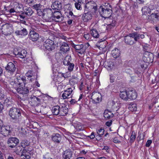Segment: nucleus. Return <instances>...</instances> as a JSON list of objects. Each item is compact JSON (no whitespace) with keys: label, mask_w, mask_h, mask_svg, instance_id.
Segmentation results:
<instances>
[{"label":"nucleus","mask_w":159,"mask_h":159,"mask_svg":"<svg viewBox=\"0 0 159 159\" xmlns=\"http://www.w3.org/2000/svg\"><path fill=\"white\" fill-rule=\"evenodd\" d=\"M21 110L15 107L11 108L9 112V115L14 122L19 125L24 123L25 121L21 116Z\"/></svg>","instance_id":"f257e3e1"},{"label":"nucleus","mask_w":159,"mask_h":159,"mask_svg":"<svg viewBox=\"0 0 159 159\" xmlns=\"http://www.w3.org/2000/svg\"><path fill=\"white\" fill-rule=\"evenodd\" d=\"M109 7H105L101 8V11L100 12V14L102 16L105 18H108L111 16L112 14V7L111 5L108 4Z\"/></svg>","instance_id":"f03ea898"},{"label":"nucleus","mask_w":159,"mask_h":159,"mask_svg":"<svg viewBox=\"0 0 159 159\" xmlns=\"http://www.w3.org/2000/svg\"><path fill=\"white\" fill-rule=\"evenodd\" d=\"M84 5V12L86 11H89L93 14L95 13L97 10L96 4L94 2L90 1L88 2Z\"/></svg>","instance_id":"7ed1b4c3"},{"label":"nucleus","mask_w":159,"mask_h":159,"mask_svg":"<svg viewBox=\"0 0 159 159\" xmlns=\"http://www.w3.org/2000/svg\"><path fill=\"white\" fill-rule=\"evenodd\" d=\"M43 46L48 51H52L57 46L54 41L50 39H47L45 41Z\"/></svg>","instance_id":"20e7f679"},{"label":"nucleus","mask_w":159,"mask_h":159,"mask_svg":"<svg viewBox=\"0 0 159 159\" xmlns=\"http://www.w3.org/2000/svg\"><path fill=\"white\" fill-rule=\"evenodd\" d=\"M13 54L17 57L23 58L26 57L27 52L25 50H21L20 48H15L14 50Z\"/></svg>","instance_id":"39448f33"},{"label":"nucleus","mask_w":159,"mask_h":159,"mask_svg":"<svg viewBox=\"0 0 159 159\" xmlns=\"http://www.w3.org/2000/svg\"><path fill=\"white\" fill-rule=\"evenodd\" d=\"M45 12L43 19L47 22H51L53 19L52 18L53 12L50 9H47L43 10Z\"/></svg>","instance_id":"423d86ee"},{"label":"nucleus","mask_w":159,"mask_h":159,"mask_svg":"<svg viewBox=\"0 0 159 159\" xmlns=\"http://www.w3.org/2000/svg\"><path fill=\"white\" fill-rule=\"evenodd\" d=\"M153 54L149 52H146L144 54L143 59L145 63H149L153 61Z\"/></svg>","instance_id":"0eeeda50"},{"label":"nucleus","mask_w":159,"mask_h":159,"mask_svg":"<svg viewBox=\"0 0 159 159\" xmlns=\"http://www.w3.org/2000/svg\"><path fill=\"white\" fill-rule=\"evenodd\" d=\"M19 143V139L16 137L10 138L7 140V144L9 147L11 148L15 147Z\"/></svg>","instance_id":"6e6552de"},{"label":"nucleus","mask_w":159,"mask_h":159,"mask_svg":"<svg viewBox=\"0 0 159 159\" xmlns=\"http://www.w3.org/2000/svg\"><path fill=\"white\" fill-rule=\"evenodd\" d=\"M5 69L8 73L11 74H12L16 71V66L14 63L9 62L5 67Z\"/></svg>","instance_id":"1a4fd4ad"},{"label":"nucleus","mask_w":159,"mask_h":159,"mask_svg":"<svg viewBox=\"0 0 159 159\" xmlns=\"http://www.w3.org/2000/svg\"><path fill=\"white\" fill-rule=\"evenodd\" d=\"M31 151L27 148H23L21 156L22 159H29L30 158V152Z\"/></svg>","instance_id":"9d476101"},{"label":"nucleus","mask_w":159,"mask_h":159,"mask_svg":"<svg viewBox=\"0 0 159 159\" xmlns=\"http://www.w3.org/2000/svg\"><path fill=\"white\" fill-rule=\"evenodd\" d=\"M148 21L156 22L159 20V14L158 13H152L150 15H148Z\"/></svg>","instance_id":"9b49d317"},{"label":"nucleus","mask_w":159,"mask_h":159,"mask_svg":"<svg viewBox=\"0 0 159 159\" xmlns=\"http://www.w3.org/2000/svg\"><path fill=\"white\" fill-rule=\"evenodd\" d=\"M29 99V103L33 106H35L40 103V99L35 96L31 97Z\"/></svg>","instance_id":"f8f14e48"},{"label":"nucleus","mask_w":159,"mask_h":159,"mask_svg":"<svg viewBox=\"0 0 159 159\" xmlns=\"http://www.w3.org/2000/svg\"><path fill=\"white\" fill-rule=\"evenodd\" d=\"M1 130V133L5 136L8 135L11 132V127L9 125L3 126Z\"/></svg>","instance_id":"ddd939ff"},{"label":"nucleus","mask_w":159,"mask_h":159,"mask_svg":"<svg viewBox=\"0 0 159 159\" xmlns=\"http://www.w3.org/2000/svg\"><path fill=\"white\" fill-rule=\"evenodd\" d=\"M72 46L79 53H83L85 51V49L84 48V45L82 44L75 45L73 43L72 44Z\"/></svg>","instance_id":"4468645a"},{"label":"nucleus","mask_w":159,"mask_h":159,"mask_svg":"<svg viewBox=\"0 0 159 159\" xmlns=\"http://www.w3.org/2000/svg\"><path fill=\"white\" fill-rule=\"evenodd\" d=\"M124 40L125 43L128 45H133L135 43L134 38L131 36V35H129V34L128 35L125 37Z\"/></svg>","instance_id":"2eb2a0df"},{"label":"nucleus","mask_w":159,"mask_h":159,"mask_svg":"<svg viewBox=\"0 0 159 159\" xmlns=\"http://www.w3.org/2000/svg\"><path fill=\"white\" fill-rule=\"evenodd\" d=\"M51 139L55 144H59L61 140V135L59 134H56L52 136Z\"/></svg>","instance_id":"dca6fc26"},{"label":"nucleus","mask_w":159,"mask_h":159,"mask_svg":"<svg viewBox=\"0 0 159 159\" xmlns=\"http://www.w3.org/2000/svg\"><path fill=\"white\" fill-rule=\"evenodd\" d=\"M68 112V109L64 104H62L60 106V116H66Z\"/></svg>","instance_id":"f3484780"},{"label":"nucleus","mask_w":159,"mask_h":159,"mask_svg":"<svg viewBox=\"0 0 159 159\" xmlns=\"http://www.w3.org/2000/svg\"><path fill=\"white\" fill-rule=\"evenodd\" d=\"M72 92V90L70 88H69L66 90H65L62 95L63 99H65L70 98L71 97V94Z\"/></svg>","instance_id":"a211bd4d"},{"label":"nucleus","mask_w":159,"mask_h":159,"mask_svg":"<svg viewBox=\"0 0 159 159\" xmlns=\"http://www.w3.org/2000/svg\"><path fill=\"white\" fill-rule=\"evenodd\" d=\"M30 38L33 41H36L39 39V34L33 30L30 31Z\"/></svg>","instance_id":"6ab92c4d"},{"label":"nucleus","mask_w":159,"mask_h":159,"mask_svg":"<svg viewBox=\"0 0 159 159\" xmlns=\"http://www.w3.org/2000/svg\"><path fill=\"white\" fill-rule=\"evenodd\" d=\"M16 91L19 93L22 94H26L29 92V90L27 88L25 87L24 88L23 87L19 86L18 88H16Z\"/></svg>","instance_id":"aec40b11"},{"label":"nucleus","mask_w":159,"mask_h":159,"mask_svg":"<svg viewBox=\"0 0 159 159\" xmlns=\"http://www.w3.org/2000/svg\"><path fill=\"white\" fill-rule=\"evenodd\" d=\"M128 99L131 100L135 99L137 97V94L134 90H129L127 91Z\"/></svg>","instance_id":"412c9836"},{"label":"nucleus","mask_w":159,"mask_h":159,"mask_svg":"<svg viewBox=\"0 0 159 159\" xmlns=\"http://www.w3.org/2000/svg\"><path fill=\"white\" fill-rule=\"evenodd\" d=\"M16 81H17L18 84L19 86H23V85H25L26 83V80L25 77H24L21 76H17Z\"/></svg>","instance_id":"4be33fe9"},{"label":"nucleus","mask_w":159,"mask_h":159,"mask_svg":"<svg viewBox=\"0 0 159 159\" xmlns=\"http://www.w3.org/2000/svg\"><path fill=\"white\" fill-rule=\"evenodd\" d=\"M72 155V151L70 149H68L64 152L63 157L64 159H70Z\"/></svg>","instance_id":"5701e85b"},{"label":"nucleus","mask_w":159,"mask_h":159,"mask_svg":"<svg viewBox=\"0 0 159 159\" xmlns=\"http://www.w3.org/2000/svg\"><path fill=\"white\" fill-rule=\"evenodd\" d=\"M69 50L70 48L68 44L65 42L62 43L60 48V50L63 52L66 53Z\"/></svg>","instance_id":"b1692460"},{"label":"nucleus","mask_w":159,"mask_h":159,"mask_svg":"<svg viewBox=\"0 0 159 159\" xmlns=\"http://www.w3.org/2000/svg\"><path fill=\"white\" fill-rule=\"evenodd\" d=\"M62 16V14L59 11H55L52 13V18L57 22L60 21V19Z\"/></svg>","instance_id":"393cba45"},{"label":"nucleus","mask_w":159,"mask_h":159,"mask_svg":"<svg viewBox=\"0 0 159 159\" xmlns=\"http://www.w3.org/2000/svg\"><path fill=\"white\" fill-rule=\"evenodd\" d=\"M60 106L58 105L54 106L52 107V112L53 115L60 116Z\"/></svg>","instance_id":"a878e982"},{"label":"nucleus","mask_w":159,"mask_h":159,"mask_svg":"<svg viewBox=\"0 0 159 159\" xmlns=\"http://www.w3.org/2000/svg\"><path fill=\"white\" fill-rule=\"evenodd\" d=\"M36 73L32 70H29L26 74V76L28 77L29 80L32 81L35 79V75Z\"/></svg>","instance_id":"bb28decb"},{"label":"nucleus","mask_w":159,"mask_h":159,"mask_svg":"<svg viewBox=\"0 0 159 159\" xmlns=\"http://www.w3.org/2000/svg\"><path fill=\"white\" fill-rule=\"evenodd\" d=\"M15 33L17 35H20L22 36H25L27 34L28 32L26 29L23 28L20 30L16 31Z\"/></svg>","instance_id":"cd10ccee"},{"label":"nucleus","mask_w":159,"mask_h":159,"mask_svg":"<svg viewBox=\"0 0 159 159\" xmlns=\"http://www.w3.org/2000/svg\"><path fill=\"white\" fill-rule=\"evenodd\" d=\"M52 7L53 9L60 10L62 7L61 3L58 1H55L52 3Z\"/></svg>","instance_id":"c85d7f7f"},{"label":"nucleus","mask_w":159,"mask_h":159,"mask_svg":"<svg viewBox=\"0 0 159 159\" xmlns=\"http://www.w3.org/2000/svg\"><path fill=\"white\" fill-rule=\"evenodd\" d=\"M103 115L104 117L105 118L108 119H110L114 116V114L112 113L111 111L108 110H106L105 111Z\"/></svg>","instance_id":"c756f323"},{"label":"nucleus","mask_w":159,"mask_h":159,"mask_svg":"<svg viewBox=\"0 0 159 159\" xmlns=\"http://www.w3.org/2000/svg\"><path fill=\"white\" fill-rule=\"evenodd\" d=\"M108 22H109V23L107 25L108 28L111 29L115 26L116 24V21L115 20L113 19H111L108 18L107 19Z\"/></svg>","instance_id":"7c9ffc66"},{"label":"nucleus","mask_w":159,"mask_h":159,"mask_svg":"<svg viewBox=\"0 0 159 159\" xmlns=\"http://www.w3.org/2000/svg\"><path fill=\"white\" fill-rule=\"evenodd\" d=\"M111 54L114 58H116L119 57L120 54V51L118 48H115L112 51Z\"/></svg>","instance_id":"2f4dec72"},{"label":"nucleus","mask_w":159,"mask_h":159,"mask_svg":"<svg viewBox=\"0 0 159 159\" xmlns=\"http://www.w3.org/2000/svg\"><path fill=\"white\" fill-rule=\"evenodd\" d=\"M24 12L22 14H25L28 16H31L33 13V11L31 8L26 7L24 10Z\"/></svg>","instance_id":"473e14b6"},{"label":"nucleus","mask_w":159,"mask_h":159,"mask_svg":"<svg viewBox=\"0 0 159 159\" xmlns=\"http://www.w3.org/2000/svg\"><path fill=\"white\" fill-rule=\"evenodd\" d=\"M120 98L124 100L127 101L128 99L127 91L126 90L122 92L120 91Z\"/></svg>","instance_id":"72a5a7b5"},{"label":"nucleus","mask_w":159,"mask_h":159,"mask_svg":"<svg viewBox=\"0 0 159 159\" xmlns=\"http://www.w3.org/2000/svg\"><path fill=\"white\" fill-rule=\"evenodd\" d=\"M3 104L4 106L7 107H11L13 104V101L11 99L7 98L4 100Z\"/></svg>","instance_id":"f704fd0d"},{"label":"nucleus","mask_w":159,"mask_h":159,"mask_svg":"<svg viewBox=\"0 0 159 159\" xmlns=\"http://www.w3.org/2000/svg\"><path fill=\"white\" fill-rule=\"evenodd\" d=\"M13 5L17 12L21 11L23 8L22 5L18 3H14Z\"/></svg>","instance_id":"c9c22d12"},{"label":"nucleus","mask_w":159,"mask_h":159,"mask_svg":"<svg viewBox=\"0 0 159 159\" xmlns=\"http://www.w3.org/2000/svg\"><path fill=\"white\" fill-rule=\"evenodd\" d=\"M90 12L86 11L84 12V13L83 15V17L84 18V19L86 20H89L91 19L92 18V14Z\"/></svg>","instance_id":"e433bc0d"},{"label":"nucleus","mask_w":159,"mask_h":159,"mask_svg":"<svg viewBox=\"0 0 159 159\" xmlns=\"http://www.w3.org/2000/svg\"><path fill=\"white\" fill-rule=\"evenodd\" d=\"M142 14L146 15L148 14H150L151 13V10L147 7H144L142 9Z\"/></svg>","instance_id":"4c0bfd02"},{"label":"nucleus","mask_w":159,"mask_h":159,"mask_svg":"<svg viewBox=\"0 0 159 159\" xmlns=\"http://www.w3.org/2000/svg\"><path fill=\"white\" fill-rule=\"evenodd\" d=\"M114 65L113 62L111 61H107L105 65L106 67L109 70L112 69L114 67Z\"/></svg>","instance_id":"58836bf2"},{"label":"nucleus","mask_w":159,"mask_h":159,"mask_svg":"<svg viewBox=\"0 0 159 159\" xmlns=\"http://www.w3.org/2000/svg\"><path fill=\"white\" fill-rule=\"evenodd\" d=\"M129 35H131V36L133 37L135 42L137 41L140 38L139 34H138L136 32L129 33Z\"/></svg>","instance_id":"ea45409f"},{"label":"nucleus","mask_w":159,"mask_h":159,"mask_svg":"<svg viewBox=\"0 0 159 159\" xmlns=\"http://www.w3.org/2000/svg\"><path fill=\"white\" fill-rule=\"evenodd\" d=\"M90 34L94 38H98L99 37V35L98 32L95 29H92L90 31Z\"/></svg>","instance_id":"a19ab883"},{"label":"nucleus","mask_w":159,"mask_h":159,"mask_svg":"<svg viewBox=\"0 0 159 159\" xmlns=\"http://www.w3.org/2000/svg\"><path fill=\"white\" fill-rule=\"evenodd\" d=\"M71 61V56L69 55L66 56L63 61V63L65 65H66V64L70 63Z\"/></svg>","instance_id":"79ce46f5"},{"label":"nucleus","mask_w":159,"mask_h":159,"mask_svg":"<svg viewBox=\"0 0 159 159\" xmlns=\"http://www.w3.org/2000/svg\"><path fill=\"white\" fill-rule=\"evenodd\" d=\"M30 142L27 140H22L20 143V145L23 148H26V147H28L30 145Z\"/></svg>","instance_id":"37998d69"},{"label":"nucleus","mask_w":159,"mask_h":159,"mask_svg":"<svg viewBox=\"0 0 159 159\" xmlns=\"http://www.w3.org/2000/svg\"><path fill=\"white\" fill-rule=\"evenodd\" d=\"M136 133L134 131H133L130 137V143H132L134 142L136 138Z\"/></svg>","instance_id":"c03bdc74"},{"label":"nucleus","mask_w":159,"mask_h":159,"mask_svg":"<svg viewBox=\"0 0 159 159\" xmlns=\"http://www.w3.org/2000/svg\"><path fill=\"white\" fill-rule=\"evenodd\" d=\"M129 108L131 111H135L137 110V105L136 104L134 103L129 105Z\"/></svg>","instance_id":"a18cd8bd"},{"label":"nucleus","mask_w":159,"mask_h":159,"mask_svg":"<svg viewBox=\"0 0 159 159\" xmlns=\"http://www.w3.org/2000/svg\"><path fill=\"white\" fill-rule=\"evenodd\" d=\"M17 81H16V79L15 80H14L12 81L11 82L10 84H11L13 86V87H14L16 90V88H18L19 86L18 84Z\"/></svg>","instance_id":"49530a36"},{"label":"nucleus","mask_w":159,"mask_h":159,"mask_svg":"<svg viewBox=\"0 0 159 159\" xmlns=\"http://www.w3.org/2000/svg\"><path fill=\"white\" fill-rule=\"evenodd\" d=\"M66 66H68V70L70 72L72 71L73 70L75 65L73 63H70L66 64Z\"/></svg>","instance_id":"de8ad7c7"},{"label":"nucleus","mask_w":159,"mask_h":159,"mask_svg":"<svg viewBox=\"0 0 159 159\" xmlns=\"http://www.w3.org/2000/svg\"><path fill=\"white\" fill-rule=\"evenodd\" d=\"M22 148H21L20 146H18L16 148L15 152H16L17 154H18L19 155H21V152H22Z\"/></svg>","instance_id":"09e8293b"},{"label":"nucleus","mask_w":159,"mask_h":159,"mask_svg":"<svg viewBox=\"0 0 159 159\" xmlns=\"http://www.w3.org/2000/svg\"><path fill=\"white\" fill-rule=\"evenodd\" d=\"M99 44L100 43V45L99 46V47L103 49L106 47V42L105 41H100L99 43Z\"/></svg>","instance_id":"8fccbe9b"},{"label":"nucleus","mask_w":159,"mask_h":159,"mask_svg":"<svg viewBox=\"0 0 159 159\" xmlns=\"http://www.w3.org/2000/svg\"><path fill=\"white\" fill-rule=\"evenodd\" d=\"M104 132V129L101 128L100 129H98L97 131L98 134L100 136H102Z\"/></svg>","instance_id":"3c124183"},{"label":"nucleus","mask_w":159,"mask_h":159,"mask_svg":"<svg viewBox=\"0 0 159 159\" xmlns=\"http://www.w3.org/2000/svg\"><path fill=\"white\" fill-rule=\"evenodd\" d=\"M33 8L35 9L37 11L41 8V6L40 4H36L33 6Z\"/></svg>","instance_id":"603ef678"},{"label":"nucleus","mask_w":159,"mask_h":159,"mask_svg":"<svg viewBox=\"0 0 159 159\" xmlns=\"http://www.w3.org/2000/svg\"><path fill=\"white\" fill-rule=\"evenodd\" d=\"M75 6L78 10H81L82 9L81 3V2H76L75 3Z\"/></svg>","instance_id":"864d4df0"},{"label":"nucleus","mask_w":159,"mask_h":159,"mask_svg":"<svg viewBox=\"0 0 159 159\" xmlns=\"http://www.w3.org/2000/svg\"><path fill=\"white\" fill-rule=\"evenodd\" d=\"M44 14L45 12L43 11H42L41 9L38 11L37 12V14L39 16H42L43 18V15H44Z\"/></svg>","instance_id":"5fc2aeb1"},{"label":"nucleus","mask_w":159,"mask_h":159,"mask_svg":"<svg viewBox=\"0 0 159 159\" xmlns=\"http://www.w3.org/2000/svg\"><path fill=\"white\" fill-rule=\"evenodd\" d=\"M152 143V141L151 140H148L146 143V146L149 147Z\"/></svg>","instance_id":"6e6d98bb"},{"label":"nucleus","mask_w":159,"mask_h":159,"mask_svg":"<svg viewBox=\"0 0 159 159\" xmlns=\"http://www.w3.org/2000/svg\"><path fill=\"white\" fill-rule=\"evenodd\" d=\"M95 136L94 134V132H92L91 134L90 135L88 136L87 137L88 138H90L91 139H93L95 137Z\"/></svg>","instance_id":"4d7b16f0"},{"label":"nucleus","mask_w":159,"mask_h":159,"mask_svg":"<svg viewBox=\"0 0 159 159\" xmlns=\"http://www.w3.org/2000/svg\"><path fill=\"white\" fill-rule=\"evenodd\" d=\"M84 38L87 40H89L90 39V36L89 34H85L84 35Z\"/></svg>","instance_id":"13d9d810"},{"label":"nucleus","mask_w":159,"mask_h":159,"mask_svg":"<svg viewBox=\"0 0 159 159\" xmlns=\"http://www.w3.org/2000/svg\"><path fill=\"white\" fill-rule=\"evenodd\" d=\"M9 12L10 13L17 12L16 10H15V7H14L13 8H11L9 10Z\"/></svg>","instance_id":"bf43d9fd"},{"label":"nucleus","mask_w":159,"mask_h":159,"mask_svg":"<svg viewBox=\"0 0 159 159\" xmlns=\"http://www.w3.org/2000/svg\"><path fill=\"white\" fill-rule=\"evenodd\" d=\"M69 15L70 16H73L72 18H77L78 16H77L74 15L73 14L72 12L71 11H69Z\"/></svg>","instance_id":"052dcab7"},{"label":"nucleus","mask_w":159,"mask_h":159,"mask_svg":"<svg viewBox=\"0 0 159 159\" xmlns=\"http://www.w3.org/2000/svg\"><path fill=\"white\" fill-rule=\"evenodd\" d=\"M96 139L98 141H99L100 140L102 139V136H100L99 135H96L95 137Z\"/></svg>","instance_id":"680f3d73"},{"label":"nucleus","mask_w":159,"mask_h":159,"mask_svg":"<svg viewBox=\"0 0 159 159\" xmlns=\"http://www.w3.org/2000/svg\"><path fill=\"white\" fill-rule=\"evenodd\" d=\"M110 81L111 83H113L114 81L115 78L114 76L112 75H110Z\"/></svg>","instance_id":"e2e57ef3"},{"label":"nucleus","mask_w":159,"mask_h":159,"mask_svg":"<svg viewBox=\"0 0 159 159\" xmlns=\"http://www.w3.org/2000/svg\"><path fill=\"white\" fill-rule=\"evenodd\" d=\"M113 142L115 143H120V141H119L116 138H114L113 139Z\"/></svg>","instance_id":"0e129e2a"},{"label":"nucleus","mask_w":159,"mask_h":159,"mask_svg":"<svg viewBox=\"0 0 159 159\" xmlns=\"http://www.w3.org/2000/svg\"><path fill=\"white\" fill-rule=\"evenodd\" d=\"M112 121L111 120L110 121H107L106 123V125L108 126L109 127L112 124Z\"/></svg>","instance_id":"69168bd1"},{"label":"nucleus","mask_w":159,"mask_h":159,"mask_svg":"<svg viewBox=\"0 0 159 159\" xmlns=\"http://www.w3.org/2000/svg\"><path fill=\"white\" fill-rule=\"evenodd\" d=\"M109 148L107 146H104L103 149L105 150L107 152H109Z\"/></svg>","instance_id":"338daca9"},{"label":"nucleus","mask_w":159,"mask_h":159,"mask_svg":"<svg viewBox=\"0 0 159 159\" xmlns=\"http://www.w3.org/2000/svg\"><path fill=\"white\" fill-rule=\"evenodd\" d=\"M77 101H76L75 99H71L70 101V104L71 105H74V104H75L76 102Z\"/></svg>","instance_id":"774afa93"}]
</instances>
